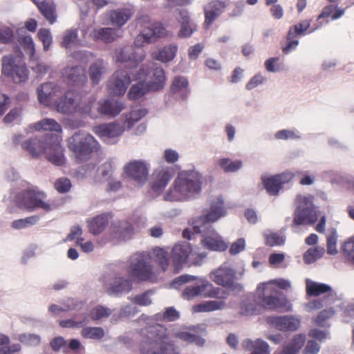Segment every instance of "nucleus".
Returning <instances> with one entry per match:
<instances>
[{"instance_id":"f257e3e1","label":"nucleus","mask_w":354,"mask_h":354,"mask_svg":"<svg viewBox=\"0 0 354 354\" xmlns=\"http://www.w3.org/2000/svg\"><path fill=\"white\" fill-rule=\"evenodd\" d=\"M209 203V209L192 218L190 223L195 233L202 234L201 242L205 248L213 251L223 252L228 245L212 228V223L225 215L224 201L221 196H217L212 197Z\"/></svg>"},{"instance_id":"f03ea898","label":"nucleus","mask_w":354,"mask_h":354,"mask_svg":"<svg viewBox=\"0 0 354 354\" xmlns=\"http://www.w3.org/2000/svg\"><path fill=\"white\" fill-rule=\"evenodd\" d=\"M292 304L287 298H279L272 294L269 286H258L255 295H247L241 301V314L245 316L259 315L262 308L279 309L284 312L292 310Z\"/></svg>"},{"instance_id":"7ed1b4c3","label":"nucleus","mask_w":354,"mask_h":354,"mask_svg":"<svg viewBox=\"0 0 354 354\" xmlns=\"http://www.w3.org/2000/svg\"><path fill=\"white\" fill-rule=\"evenodd\" d=\"M140 333L142 354H178L177 347L169 339L167 328L162 325L147 324Z\"/></svg>"},{"instance_id":"20e7f679","label":"nucleus","mask_w":354,"mask_h":354,"mask_svg":"<svg viewBox=\"0 0 354 354\" xmlns=\"http://www.w3.org/2000/svg\"><path fill=\"white\" fill-rule=\"evenodd\" d=\"M203 176L196 170H184L178 174L172 187L164 196L167 201H186L195 197L201 191Z\"/></svg>"},{"instance_id":"39448f33","label":"nucleus","mask_w":354,"mask_h":354,"mask_svg":"<svg viewBox=\"0 0 354 354\" xmlns=\"http://www.w3.org/2000/svg\"><path fill=\"white\" fill-rule=\"evenodd\" d=\"M138 83L133 84L129 92L130 99L141 97L149 91H157L164 86L165 75L164 70L154 63L142 65L136 74Z\"/></svg>"},{"instance_id":"423d86ee","label":"nucleus","mask_w":354,"mask_h":354,"mask_svg":"<svg viewBox=\"0 0 354 354\" xmlns=\"http://www.w3.org/2000/svg\"><path fill=\"white\" fill-rule=\"evenodd\" d=\"M195 279L197 280L195 285L187 286L182 292L183 299L192 300L199 296L223 298L219 295L221 289L214 287L212 283L205 277L197 278L189 274L180 275L173 280L171 286L174 288H178L179 286Z\"/></svg>"},{"instance_id":"0eeeda50","label":"nucleus","mask_w":354,"mask_h":354,"mask_svg":"<svg viewBox=\"0 0 354 354\" xmlns=\"http://www.w3.org/2000/svg\"><path fill=\"white\" fill-rule=\"evenodd\" d=\"M16 203L19 208L29 212L37 209L50 212L57 209L61 202L47 200L46 194L44 192L34 189L23 191L17 194Z\"/></svg>"},{"instance_id":"6e6552de","label":"nucleus","mask_w":354,"mask_h":354,"mask_svg":"<svg viewBox=\"0 0 354 354\" xmlns=\"http://www.w3.org/2000/svg\"><path fill=\"white\" fill-rule=\"evenodd\" d=\"M68 144L75 160L77 162L88 160L91 154L99 148L97 141L86 131L75 133L68 138Z\"/></svg>"},{"instance_id":"1a4fd4ad","label":"nucleus","mask_w":354,"mask_h":354,"mask_svg":"<svg viewBox=\"0 0 354 354\" xmlns=\"http://www.w3.org/2000/svg\"><path fill=\"white\" fill-rule=\"evenodd\" d=\"M96 99L93 96L88 97V104L82 106V113L91 119H97L100 116L114 118L119 115L125 108L124 103L115 98H106L99 100L97 103V109L94 110L93 105Z\"/></svg>"},{"instance_id":"9d476101","label":"nucleus","mask_w":354,"mask_h":354,"mask_svg":"<svg viewBox=\"0 0 354 354\" xmlns=\"http://www.w3.org/2000/svg\"><path fill=\"white\" fill-rule=\"evenodd\" d=\"M136 26L141 28L140 34L136 37V46L141 47L145 44L154 42L157 38L165 35L166 30L160 23L152 22L147 14L140 13L136 19Z\"/></svg>"},{"instance_id":"9b49d317","label":"nucleus","mask_w":354,"mask_h":354,"mask_svg":"<svg viewBox=\"0 0 354 354\" xmlns=\"http://www.w3.org/2000/svg\"><path fill=\"white\" fill-rule=\"evenodd\" d=\"M243 275V272H237L228 262H225L209 273V279L217 285L239 293L243 291V286L235 280L240 279Z\"/></svg>"},{"instance_id":"f8f14e48","label":"nucleus","mask_w":354,"mask_h":354,"mask_svg":"<svg viewBox=\"0 0 354 354\" xmlns=\"http://www.w3.org/2000/svg\"><path fill=\"white\" fill-rule=\"evenodd\" d=\"M129 272L139 281H149L156 277L154 267L149 253L138 252L129 260Z\"/></svg>"},{"instance_id":"ddd939ff","label":"nucleus","mask_w":354,"mask_h":354,"mask_svg":"<svg viewBox=\"0 0 354 354\" xmlns=\"http://www.w3.org/2000/svg\"><path fill=\"white\" fill-rule=\"evenodd\" d=\"M297 205L295 213L294 223L297 225H312L318 218L317 211L313 204L310 195H298L296 199Z\"/></svg>"},{"instance_id":"4468645a","label":"nucleus","mask_w":354,"mask_h":354,"mask_svg":"<svg viewBox=\"0 0 354 354\" xmlns=\"http://www.w3.org/2000/svg\"><path fill=\"white\" fill-rule=\"evenodd\" d=\"M50 136L46 135L24 140V136L21 133H16L12 137V141L16 145L20 144L23 150L27 151L32 158H37L42 153L44 154Z\"/></svg>"},{"instance_id":"2eb2a0df","label":"nucleus","mask_w":354,"mask_h":354,"mask_svg":"<svg viewBox=\"0 0 354 354\" xmlns=\"http://www.w3.org/2000/svg\"><path fill=\"white\" fill-rule=\"evenodd\" d=\"M2 71L5 75L10 76L15 83L24 82L28 77L27 69L19 56H4L2 58Z\"/></svg>"},{"instance_id":"dca6fc26","label":"nucleus","mask_w":354,"mask_h":354,"mask_svg":"<svg viewBox=\"0 0 354 354\" xmlns=\"http://www.w3.org/2000/svg\"><path fill=\"white\" fill-rule=\"evenodd\" d=\"M87 104L88 98L80 100L73 93L68 91L57 102L56 110L59 113L68 115L77 111L82 114L81 107Z\"/></svg>"},{"instance_id":"f3484780","label":"nucleus","mask_w":354,"mask_h":354,"mask_svg":"<svg viewBox=\"0 0 354 354\" xmlns=\"http://www.w3.org/2000/svg\"><path fill=\"white\" fill-rule=\"evenodd\" d=\"M135 12L134 6L127 3L124 4L122 7L106 12L105 16L112 26L120 29L131 19Z\"/></svg>"},{"instance_id":"a211bd4d","label":"nucleus","mask_w":354,"mask_h":354,"mask_svg":"<svg viewBox=\"0 0 354 354\" xmlns=\"http://www.w3.org/2000/svg\"><path fill=\"white\" fill-rule=\"evenodd\" d=\"M131 281L119 274H115L114 276L111 277L105 286V291L109 296L117 297H121L122 295L127 294L131 290Z\"/></svg>"},{"instance_id":"6ab92c4d","label":"nucleus","mask_w":354,"mask_h":354,"mask_svg":"<svg viewBox=\"0 0 354 354\" xmlns=\"http://www.w3.org/2000/svg\"><path fill=\"white\" fill-rule=\"evenodd\" d=\"M124 173L138 184H144L149 175V165L143 160H133L125 165Z\"/></svg>"},{"instance_id":"aec40b11","label":"nucleus","mask_w":354,"mask_h":354,"mask_svg":"<svg viewBox=\"0 0 354 354\" xmlns=\"http://www.w3.org/2000/svg\"><path fill=\"white\" fill-rule=\"evenodd\" d=\"M131 83V78L126 71H115L108 82V89L112 95H122Z\"/></svg>"},{"instance_id":"412c9836","label":"nucleus","mask_w":354,"mask_h":354,"mask_svg":"<svg viewBox=\"0 0 354 354\" xmlns=\"http://www.w3.org/2000/svg\"><path fill=\"white\" fill-rule=\"evenodd\" d=\"M44 155L49 162L56 166H62L65 163L64 148L57 136H50Z\"/></svg>"},{"instance_id":"4be33fe9","label":"nucleus","mask_w":354,"mask_h":354,"mask_svg":"<svg viewBox=\"0 0 354 354\" xmlns=\"http://www.w3.org/2000/svg\"><path fill=\"white\" fill-rule=\"evenodd\" d=\"M145 54L142 52H136L132 46H124L115 55L116 62L125 63L127 66L131 68H135L145 58Z\"/></svg>"},{"instance_id":"5701e85b","label":"nucleus","mask_w":354,"mask_h":354,"mask_svg":"<svg viewBox=\"0 0 354 354\" xmlns=\"http://www.w3.org/2000/svg\"><path fill=\"white\" fill-rule=\"evenodd\" d=\"M124 131V128L115 122L102 124L93 128V132L109 144H113Z\"/></svg>"},{"instance_id":"b1692460","label":"nucleus","mask_w":354,"mask_h":354,"mask_svg":"<svg viewBox=\"0 0 354 354\" xmlns=\"http://www.w3.org/2000/svg\"><path fill=\"white\" fill-rule=\"evenodd\" d=\"M109 232L113 241H126L132 237L134 233V228L127 221L115 220L111 223Z\"/></svg>"},{"instance_id":"393cba45","label":"nucleus","mask_w":354,"mask_h":354,"mask_svg":"<svg viewBox=\"0 0 354 354\" xmlns=\"http://www.w3.org/2000/svg\"><path fill=\"white\" fill-rule=\"evenodd\" d=\"M268 322L281 331H295L301 325V318L296 315L273 316L268 318Z\"/></svg>"},{"instance_id":"a878e982","label":"nucleus","mask_w":354,"mask_h":354,"mask_svg":"<svg viewBox=\"0 0 354 354\" xmlns=\"http://www.w3.org/2000/svg\"><path fill=\"white\" fill-rule=\"evenodd\" d=\"M123 30L119 28L104 27L94 28L90 32V37L97 41H101L106 44L112 43L117 39L122 37Z\"/></svg>"},{"instance_id":"bb28decb","label":"nucleus","mask_w":354,"mask_h":354,"mask_svg":"<svg viewBox=\"0 0 354 354\" xmlns=\"http://www.w3.org/2000/svg\"><path fill=\"white\" fill-rule=\"evenodd\" d=\"M191 253L192 248L189 243L186 241L176 243L171 252V259L176 268H178L185 263Z\"/></svg>"},{"instance_id":"cd10ccee","label":"nucleus","mask_w":354,"mask_h":354,"mask_svg":"<svg viewBox=\"0 0 354 354\" xmlns=\"http://www.w3.org/2000/svg\"><path fill=\"white\" fill-rule=\"evenodd\" d=\"M40 13L50 24L55 23L57 19V8L55 3L50 0H32Z\"/></svg>"},{"instance_id":"c85d7f7f","label":"nucleus","mask_w":354,"mask_h":354,"mask_svg":"<svg viewBox=\"0 0 354 354\" xmlns=\"http://www.w3.org/2000/svg\"><path fill=\"white\" fill-rule=\"evenodd\" d=\"M177 19L180 23L178 36L181 38H187L197 30V26L190 21L187 12L185 10H178Z\"/></svg>"},{"instance_id":"c756f323","label":"nucleus","mask_w":354,"mask_h":354,"mask_svg":"<svg viewBox=\"0 0 354 354\" xmlns=\"http://www.w3.org/2000/svg\"><path fill=\"white\" fill-rule=\"evenodd\" d=\"M152 189L160 193L171 178V173L167 167H158L153 173Z\"/></svg>"},{"instance_id":"7c9ffc66","label":"nucleus","mask_w":354,"mask_h":354,"mask_svg":"<svg viewBox=\"0 0 354 354\" xmlns=\"http://www.w3.org/2000/svg\"><path fill=\"white\" fill-rule=\"evenodd\" d=\"M62 75L75 85H83L87 81L84 69L80 66L66 67L63 70Z\"/></svg>"},{"instance_id":"2f4dec72","label":"nucleus","mask_w":354,"mask_h":354,"mask_svg":"<svg viewBox=\"0 0 354 354\" xmlns=\"http://www.w3.org/2000/svg\"><path fill=\"white\" fill-rule=\"evenodd\" d=\"M225 7L224 1L215 0L209 3L205 7V23L211 25L224 12Z\"/></svg>"},{"instance_id":"473e14b6","label":"nucleus","mask_w":354,"mask_h":354,"mask_svg":"<svg viewBox=\"0 0 354 354\" xmlns=\"http://www.w3.org/2000/svg\"><path fill=\"white\" fill-rule=\"evenodd\" d=\"M305 342L304 335H296L292 340L284 345L281 350L277 351L274 354H298Z\"/></svg>"},{"instance_id":"72a5a7b5","label":"nucleus","mask_w":354,"mask_h":354,"mask_svg":"<svg viewBox=\"0 0 354 354\" xmlns=\"http://www.w3.org/2000/svg\"><path fill=\"white\" fill-rule=\"evenodd\" d=\"M107 64L102 59H97L89 67V77L93 84H97L107 73Z\"/></svg>"},{"instance_id":"f704fd0d","label":"nucleus","mask_w":354,"mask_h":354,"mask_svg":"<svg viewBox=\"0 0 354 354\" xmlns=\"http://www.w3.org/2000/svg\"><path fill=\"white\" fill-rule=\"evenodd\" d=\"M59 91L53 82H46L37 88L38 100L41 104L48 105L50 98Z\"/></svg>"},{"instance_id":"c9c22d12","label":"nucleus","mask_w":354,"mask_h":354,"mask_svg":"<svg viewBox=\"0 0 354 354\" xmlns=\"http://www.w3.org/2000/svg\"><path fill=\"white\" fill-rule=\"evenodd\" d=\"M109 220L108 214H100L95 217L88 220V227L89 232L94 234L97 235L102 233L106 227Z\"/></svg>"},{"instance_id":"e433bc0d","label":"nucleus","mask_w":354,"mask_h":354,"mask_svg":"<svg viewBox=\"0 0 354 354\" xmlns=\"http://www.w3.org/2000/svg\"><path fill=\"white\" fill-rule=\"evenodd\" d=\"M306 289L308 295L318 297L322 294L329 292L332 290L329 285L313 281L309 279L306 280Z\"/></svg>"},{"instance_id":"4c0bfd02","label":"nucleus","mask_w":354,"mask_h":354,"mask_svg":"<svg viewBox=\"0 0 354 354\" xmlns=\"http://www.w3.org/2000/svg\"><path fill=\"white\" fill-rule=\"evenodd\" d=\"M227 304L223 300H212L205 301L193 306L195 313L212 312L226 308Z\"/></svg>"},{"instance_id":"58836bf2","label":"nucleus","mask_w":354,"mask_h":354,"mask_svg":"<svg viewBox=\"0 0 354 354\" xmlns=\"http://www.w3.org/2000/svg\"><path fill=\"white\" fill-rule=\"evenodd\" d=\"M243 346L247 350H253L251 354H269V345L265 341L257 339L255 341L246 339L243 342Z\"/></svg>"},{"instance_id":"ea45409f","label":"nucleus","mask_w":354,"mask_h":354,"mask_svg":"<svg viewBox=\"0 0 354 354\" xmlns=\"http://www.w3.org/2000/svg\"><path fill=\"white\" fill-rule=\"evenodd\" d=\"M217 165L225 173H235L242 169L243 162L241 160H232L229 158H219Z\"/></svg>"},{"instance_id":"a19ab883","label":"nucleus","mask_w":354,"mask_h":354,"mask_svg":"<svg viewBox=\"0 0 354 354\" xmlns=\"http://www.w3.org/2000/svg\"><path fill=\"white\" fill-rule=\"evenodd\" d=\"M114 167L113 159L109 158L99 166L96 171V181L108 180L111 178Z\"/></svg>"},{"instance_id":"79ce46f5","label":"nucleus","mask_w":354,"mask_h":354,"mask_svg":"<svg viewBox=\"0 0 354 354\" xmlns=\"http://www.w3.org/2000/svg\"><path fill=\"white\" fill-rule=\"evenodd\" d=\"M149 254L151 257V262H156L161 267L163 271L167 268L169 264V259L168 252L165 250L160 248H156Z\"/></svg>"},{"instance_id":"37998d69","label":"nucleus","mask_w":354,"mask_h":354,"mask_svg":"<svg viewBox=\"0 0 354 354\" xmlns=\"http://www.w3.org/2000/svg\"><path fill=\"white\" fill-rule=\"evenodd\" d=\"M33 127L36 131H50L57 133L62 131L61 125L52 118H44L35 123Z\"/></svg>"},{"instance_id":"c03bdc74","label":"nucleus","mask_w":354,"mask_h":354,"mask_svg":"<svg viewBox=\"0 0 354 354\" xmlns=\"http://www.w3.org/2000/svg\"><path fill=\"white\" fill-rule=\"evenodd\" d=\"M147 113V111L142 107L136 106L125 116L124 124L130 129L136 122L144 118Z\"/></svg>"},{"instance_id":"a18cd8bd","label":"nucleus","mask_w":354,"mask_h":354,"mask_svg":"<svg viewBox=\"0 0 354 354\" xmlns=\"http://www.w3.org/2000/svg\"><path fill=\"white\" fill-rule=\"evenodd\" d=\"M177 47L176 46H165L153 55V57L163 63L171 61L176 56Z\"/></svg>"},{"instance_id":"49530a36","label":"nucleus","mask_w":354,"mask_h":354,"mask_svg":"<svg viewBox=\"0 0 354 354\" xmlns=\"http://www.w3.org/2000/svg\"><path fill=\"white\" fill-rule=\"evenodd\" d=\"M189 82L187 79L183 76L176 77L172 82L171 91L173 93L185 91V93L182 95L183 99H186L189 91L188 90Z\"/></svg>"},{"instance_id":"de8ad7c7","label":"nucleus","mask_w":354,"mask_h":354,"mask_svg":"<svg viewBox=\"0 0 354 354\" xmlns=\"http://www.w3.org/2000/svg\"><path fill=\"white\" fill-rule=\"evenodd\" d=\"M81 335L86 339L100 340L104 337L105 332L101 327L86 326L82 329Z\"/></svg>"},{"instance_id":"09e8293b","label":"nucleus","mask_w":354,"mask_h":354,"mask_svg":"<svg viewBox=\"0 0 354 354\" xmlns=\"http://www.w3.org/2000/svg\"><path fill=\"white\" fill-rule=\"evenodd\" d=\"M18 41L21 46L23 48L26 54L30 58H32L35 54V44L30 35H20L19 32Z\"/></svg>"},{"instance_id":"8fccbe9b","label":"nucleus","mask_w":354,"mask_h":354,"mask_svg":"<svg viewBox=\"0 0 354 354\" xmlns=\"http://www.w3.org/2000/svg\"><path fill=\"white\" fill-rule=\"evenodd\" d=\"M272 285H276L279 288L282 290H288L291 287L290 281L283 279L271 280L266 283L259 284V286H261L262 288H265L266 286H269L270 288L272 291L273 295H274L275 297H277L279 298H286L285 297L279 296V292L272 287Z\"/></svg>"},{"instance_id":"3c124183","label":"nucleus","mask_w":354,"mask_h":354,"mask_svg":"<svg viewBox=\"0 0 354 354\" xmlns=\"http://www.w3.org/2000/svg\"><path fill=\"white\" fill-rule=\"evenodd\" d=\"M263 187L268 194L271 196L279 195L280 191L283 189L281 185L278 183L274 176L262 178Z\"/></svg>"},{"instance_id":"603ef678","label":"nucleus","mask_w":354,"mask_h":354,"mask_svg":"<svg viewBox=\"0 0 354 354\" xmlns=\"http://www.w3.org/2000/svg\"><path fill=\"white\" fill-rule=\"evenodd\" d=\"M77 43V30L76 29L67 30L64 34L62 46L70 50L73 47H75Z\"/></svg>"},{"instance_id":"864d4df0","label":"nucleus","mask_w":354,"mask_h":354,"mask_svg":"<svg viewBox=\"0 0 354 354\" xmlns=\"http://www.w3.org/2000/svg\"><path fill=\"white\" fill-rule=\"evenodd\" d=\"M113 313V310L101 305L93 308L90 312V319L94 321L109 317Z\"/></svg>"},{"instance_id":"5fc2aeb1","label":"nucleus","mask_w":354,"mask_h":354,"mask_svg":"<svg viewBox=\"0 0 354 354\" xmlns=\"http://www.w3.org/2000/svg\"><path fill=\"white\" fill-rule=\"evenodd\" d=\"M324 248L315 247L309 248L304 254V261L306 264H310L322 257Z\"/></svg>"},{"instance_id":"6e6d98bb","label":"nucleus","mask_w":354,"mask_h":354,"mask_svg":"<svg viewBox=\"0 0 354 354\" xmlns=\"http://www.w3.org/2000/svg\"><path fill=\"white\" fill-rule=\"evenodd\" d=\"M17 339L23 344L29 346H36L41 343V337L34 333H21Z\"/></svg>"},{"instance_id":"4d7b16f0","label":"nucleus","mask_w":354,"mask_h":354,"mask_svg":"<svg viewBox=\"0 0 354 354\" xmlns=\"http://www.w3.org/2000/svg\"><path fill=\"white\" fill-rule=\"evenodd\" d=\"M77 306V302L74 299H68L64 307L56 304H52L48 308V311L55 315H57L62 312L75 309Z\"/></svg>"},{"instance_id":"13d9d810","label":"nucleus","mask_w":354,"mask_h":354,"mask_svg":"<svg viewBox=\"0 0 354 354\" xmlns=\"http://www.w3.org/2000/svg\"><path fill=\"white\" fill-rule=\"evenodd\" d=\"M310 27V22L308 21H303L299 24L295 25L290 28L288 32L287 40H290L297 35H301L306 31Z\"/></svg>"},{"instance_id":"bf43d9fd","label":"nucleus","mask_w":354,"mask_h":354,"mask_svg":"<svg viewBox=\"0 0 354 354\" xmlns=\"http://www.w3.org/2000/svg\"><path fill=\"white\" fill-rule=\"evenodd\" d=\"M337 234L335 228L329 230L328 234L327 236V252L329 254H336L337 253Z\"/></svg>"},{"instance_id":"052dcab7","label":"nucleus","mask_w":354,"mask_h":354,"mask_svg":"<svg viewBox=\"0 0 354 354\" xmlns=\"http://www.w3.org/2000/svg\"><path fill=\"white\" fill-rule=\"evenodd\" d=\"M276 140H299L301 136L300 133L291 129H282L277 131L274 136Z\"/></svg>"},{"instance_id":"680f3d73","label":"nucleus","mask_w":354,"mask_h":354,"mask_svg":"<svg viewBox=\"0 0 354 354\" xmlns=\"http://www.w3.org/2000/svg\"><path fill=\"white\" fill-rule=\"evenodd\" d=\"M330 295H331V294H329L323 299H315L310 301L309 302L304 304V310L308 313H310L313 310L322 308L324 306L328 304V300Z\"/></svg>"},{"instance_id":"e2e57ef3","label":"nucleus","mask_w":354,"mask_h":354,"mask_svg":"<svg viewBox=\"0 0 354 354\" xmlns=\"http://www.w3.org/2000/svg\"><path fill=\"white\" fill-rule=\"evenodd\" d=\"M344 257L351 262H354V239L350 237L342 247Z\"/></svg>"},{"instance_id":"0e129e2a","label":"nucleus","mask_w":354,"mask_h":354,"mask_svg":"<svg viewBox=\"0 0 354 354\" xmlns=\"http://www.w3.org/2000/svg\"><path fill=\"white\" fill-rule=\"evenodd\" d=\"M153 292L151 290L147 291L140 295H137L131 299L132 301L139 306H149L152 303L151 296Z\"/></svg>"},{"instance_id":"69168bd1","label":"nucleus","mask_w":354,"mask_h":354,"mask_svg":"<svg viewBox=\"0 0 354 354\" xmlns=\"http://www.w3.org/2000/svg\"><path fill=\"white\" fill-rule=\"evenodd\" d=\"M335 310L333 308L324 309L322 310L314 319V322L318 326L322 327L324 326V322L331 318L335 315Z\"/></svg>"},{"instance_id":"338daca9","label":"nucleus","mask_w":354,"mask_h":354,"mask_svg":"<svg viewBox=\"0 0 354 354\" xmlns=\"http://www.w3.org/2000/svg\"><path fill=\"white\" fill-rule=\"evenodd\" d=\"M39 40L43 43L44 50L47 51L52 43V35L50 31L46 28H41L37 32Z\"/></svg>"},{"instance_id":"774afa93","label":"nucleus","mask_w":354,"mask_h":354,"mask_svg":"<svg viewBox=\"0 0 354 354\" xmlns=\"http://www.w3.org/2000/svg\"><path fill=\"white\" fill-rule=\"evenodd\" d=\"M95 169V165L94 163L90 162L83 165L75 171V176L78 179H84L91 175Z\"/></svg>"}]
</instances>
